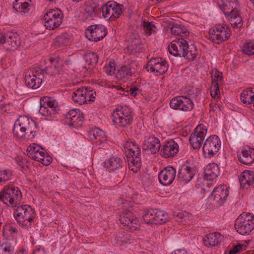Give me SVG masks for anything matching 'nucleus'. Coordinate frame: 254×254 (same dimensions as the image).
Instances as JSON below:
<instances>
[{"mask_svg":"<svg viewBox=\"0 0 254 254\" xmlns=\"http://www.w3.org/2000/svg\"><path fill=\"white\" fill-rule=\"evenodd\" d=\"M168 49L170 54L191 61L193 60L197 54L196 48L193 46H189L188 42L184 38L173 41Z\"/></svg>","mask_w":254,"mask_h":254,"instance_id":"obj_1","label":"nucleus"},{"mask_svg":"<svg viewBox=\"0 0 254 254\" xmlns=\"http://www.w3.org/2000/svg\"><path fill=\"white\" fill-rule=\"evenodd\" d=\"M235 228L241 235L249 234L254 229V215L249 212L242 213L236 220Z\"/></svg>","mask_w":254,"mask_h":254,"instance_id":"obj_2","label":"nucleus"},{"mask_svg":"<svg viewBox=\"0 0 254 254\" xmlns=\"http://www.w3.org/2000/svg\"><path fill=\"white\" fill-rule=\"evenodd\" d=\"M39 113L46 117L47 120H52L56 117L58 114V103L51 97L45 96L40 100Z\"/></svg>","mask_w":254,"mask_h":254,"instance_id":"obj_3","label":"nucleus"},{"mask_svg":"<svg viewBox=\"0 0 254 254\" xmlns=\"http://www.w3.org/2000/svg\"><path fill=\"white\" fill-rule=\"evenodd\" d=\"M229 194V190L227 186L220 185L214 188L208 199L213 207L219 208L226 202Z\"/></svg>","mask_w":254,"mask_h":254,"instance_id":"obj_4","label":"nucleus"},{"mask_svg":"<svg viewBox=\"0 0 254 254\" xmlns=\"http://www.w3.org/2000/svg\"><path fill=\"white\" fill-rule=\"evenodd\" d=\"M143 220L146 224H163L169 221L168 214L158 209H149L145 210Z\"/></svg>","mask_w":254,"mask_h":254,"instance_id":"obj_5","label":"nucleus"},{"mask_svg":"<svg viewBox=\"0 0 254 254\" xmlns=\"http://www.w3.org/2000/svg\"><path fill=\"white\" fill-rule=\"evenodd\" d=\"M231 35V30L226 25L217 24L209 29L210 40L217 44L227 41Z\"/></svg>","mask_w":254,"mask_h":254,"instance_id":"obj_6","label":"nucleus"},{"mask_svg":"<svg viewBox=\"0 0 254 254\" xmlns=\"http://www.w3.org/2000/svg\"><path fill=\"white\" fill-rule=\"evenodd\" d=\"M195 98L196 100L200 99L199 95L198 93L195 96L191 95L189 97L182 96L172 99L170 102V107L175 110H180L183 111H190L191 110L194 104L192 99Z\"/></svg>","mask_w":254,"mask_h":254,"instance_id":"obj_7","label":"nucleus"},{"mask_svg":"<svg viewBox=\"0 0 254 254\" xmlns=\"http://www.w3.org/2000/svg\"><path fill=\"white\" fill-rule=\"evenodd\" d=\"M112 116L113 121L122 127L129 126L132 122L131 110L126 106L116 109Z\"/></svg>","mask_w":254,"mask_h":254,"instance_id":"obj_8","label":"nucleus"},{"mask_svg":"<svg viewBox=\"0 0 254 254\" xmlns=\"http://www.w3.org/2000/svg\"><path fill=\"white\" fill-rule=\"evenodd\" d=\"M64 14L58 8L49 10L44 16L45 26L50 30L57 28L63 22Z\"/></svg>","mask_w":254,"mask_h":254,"instance_id":"obj_9","label":"nucleus"},{"mask_svg":"<svg viewBox=\"0 0 254 254\" xmlns=\"http://www.w3.org/2000/svg\"><path fill=\"white\" fill-rule=\"evenodd\" d=\"M221 145V141L218 136H209L205 141L202 148L205 158H211L215 156L220 150Z\"/></svg>","mask_w":254,"mask_h":254,"instance_id":"obj_10","label":"nucleus"},{"mask_svg":"<svg viewBox=\"0 0 254 254\" xmlns=\"http://www.w3.org/2000/svg\"><path fill=\"white\" fill-rule=\"evenodd\" d=\"M35 216L34 210L29 205L18 206L14 213V216L20 225H25V221L31 222Z\"/></svg>","mask_w":254,"mask_h":254,"instance_id":"obj_11","label":"nucleus"},{"mask_svg":"<svg viewBox=\"0 0 254 254\" xmlns=\"http://www.w3.org/2000/svg\"><path fill=\"white\" fill-rule=\"evenodd\" d=\"M44 78V71L43 69L35 68L32 71L27 72L25 75L26 85L33 89L38 88L41 85Z\"/></svg>","mask_w":254,"mask_h":254,"instance_id":"obj_12","label":"nucleus"},{"mask_svg":"<svg viewBox=\"0 0 254 254\" xmlns=\"http://www.w3.org/2000/svg\"><path fill=\"white\" fill-rule=\"evenodd\" d=\"M124 10V6L116 2H107L102 6V15L104 18L115 20L119 18Z\"/></svg>","mask_w":254,"mask_h":254,"instance_id":"obj_13","label":"nucleus"},{"mask_svg":"<svg viewBox=\"0 0 254 254\" xmlns=\"http://www.w3.org/2000/svg\"><path fill=\"white\" fill-rule=\"evenodd\" d=\"M86 37L91 41L98 42L103 39L107 34L106 27L101 24L89 26L85 33Z\"/></svg>","mask_w":254,"mask_h":254,"instance_id":"obj_14","label":"nucleus"},{"mask_svg":"<svg viewBox=\"0 0 254 254\" xmlns=\"http://www.w3.org/2000/svg\"><path fill=\"white\" fill-rule=\"evenodd\" d=\"M168 64L166 60L162 58H155L150 59L146 65L148 71L155 73L156 75L163 74L168 69Z\"/></svg>","mask_w":254,"mask_h":254,"instance_id":"obj_15","label":"nucleus"},{"mask_svg":"<svg viewBox=\"0 0 254 254\" xmlns=\"http://www.w3.org/2000/svg\"><path fill=\"white\" fill-rule=\"evenodd\" d=\"M120 221L127 229L135 230L139 227L140 223L135 215L129 210H124L120 215Z\"/></svg>","mask_w":254,"mask_h":254,"instance_id":"obj_16","label":"nucleus"},{"mask_svg":"<svg viewBox=\"0 0 254 254\" xmlns=\"http://www.w3.org/2000/svg\"><path fill=\"white\" fill-rule=\"evenodd\" d=\"M143 151L146 154H155L160 151V139L154 136L145 138L142 144Z\"/></svg>","mask_w":254,"mask_h":254,"instance_id":"obj_17","label":"nucleus"},{"mask_svg":"<svg viewBox=\"0 0 254 254\" xmlns=\"http://www.w3.org/2000/svg\"><path fill=\"white\" fill-rule=\"evenodd\" d=\"M125 163V158L118 155H112L104 162L105 168L110 172H119L123 168Z\"/></svg>","mask_w":254,"mask_h":254,"instance_id":"obj_18","label":"nucleus"},{"mask_svg":"<svg viewBox=\"0 0 254 254\" xmlns=\"http://www.w3.org/2000/svg\"><path fill=\"white\" fill-rule=\"evenodd\" d=\"M176 175V171L175 168L172 166L166 167L159 173V182L164 186H169L173 183Z\"/></svg>","mask_w":254,"mask_h":254,"instance_id":"obj_19","label":"nucleus"},{"mask_svg":"<svg viewBox=\"0 0 254 254\" xmlns=\"http://www.w3.org/2000/svg\"><path fill=\"white\" fill-rule=\"evenodd\" d=\"M207 133V128H194L190 137L191 145L194 149L200 148Z\"/></svg>","mask_w":254,"mask_h":254,"instance_id":"obj_20","label":"nucleus"},{"mask_svg":"<svg viewBox=\"0 0 254 254\" xmlns=\"http://www.w3.org/2000/svg\"><path fill=\"white\" fill-rule=\"evenodd\" d=\"M19 36L17 33H10L6 37L0 32V44H5L9 50H14L20 45Z\"/></svg>","mask_w":254,"mask_h":254,"instance_id":"obj_21","label":"nucleus"},{"mask_svg":"<svg viewBox=\"0 0 254 254\" xmlns=\"http://www.w3.org/2000/svg\"><path fill=\"white\" fill-rule=\"evenodd\" d=\"M195 174V170L194 168L184 165L178 171L177 179L182 183L187 184L191 180Z\"/></svg>","mask_w":254,"mask_h":254,"instance_id":"obj_22","label":"nucleus"},{"mask_svg":"<svg viewBox=\"0 0 254 254\" xmlns=\"http://www.w3.org/2000/svg\"><path fill=\"white\" fill-rule=\"evenodd\" d=\"M127 157L129 169L136 173L141 166V154H137L135 151L128 152Z\"/></svg>","mask_w":254,"mask_h":254,"instance_id":"obj_23","label":"nucleus"},{"mask_svg":"<svg viewBox=\"0 0 254 254\" xmlns=\"http://www.w3.org/2000/svg\"><path fill=\"white\" fill-rule=\"evenodd\" d=\"M238 158L240 162L244 164L249 165L254 162V148L246 146L238 154Z\"/></svg>","mask_w":254,"mask_h":254,"instance_id":"obj_24","label":"nucleus"},{"mask_svg":"<svg viewBox=\"0 0 254 254\" xmlns=\"http://www.w3.org/2000/svg\"><path fill=\"white\" fill-rule=\"evenodd\" d=\"M51 65L47 67L43 71L44 74L49 76L56 75L59 74L62 72L63 62L60 59H50Z\"/></svg>","mask_w":254,"mask_h":254,"instance_id":"obj_25","label":"nucleus"},{"mask_svg":"<svg viewBox=\"0 0 254 254\" xmlns=\"http://www.w3.org/2000/svg\"><path fill=\"white\" fill-rule=\"evenodd\" d=\"M65 123L67 125L79 127L81 125L78 123L82 121V117L78 114L77 109H72L68 112L65 115Z\"/></svg>","mask_w":254,"mask_h":254,"instance_id":"obj_26","label":"nucleus"},{"mask_svg":"<svg viewBox=\"0 0 254 254\" xmlns=\"http://www.w3.org/2000/svg\"><path fill=\"white\" fill-rule=\"evenodd\" d=\"M241 187L247 189L254 184V172L250 170L243 171L239 177Z\"/></svg>","mask_w":254,"mask_h":254,"instance_id":"obj_27","label":"nucleus"},{"mask_svg":"<svg viewBox=\"0 0 254 254\" xmlns=\"http://www.w3.org/2000/svg\"><path fill=\"white\" fill-rule=\"evenodd\" d=\"M223 238V236L219 233L215 232L205 236L203 239V241L206 247H214L219 245Z\"/></svg>","mask_w":254,"mask_h":254,"instance_id":"obj_28","label":"nucleus"},{"mask_svg":"<svg viewBox=\"0 0 254 254\" xmlns=\"http://www.w3.org/2000/svg\"><path fill=\"white\" fill-rule=\"evenodd\" d=\"M27 128H12V133L16 139H32L34 138L36 131L29 130L30 134H27Z\"/></svg>","mask_w":254,"mask_h":254,"instance_id":"obj_29","label":"nucleus"},{"mask_svg":"<svg viewBox=\"0 0 254 254\" xmlns=\"http://www.w3.org/2000/svg\"><path fill=\"white\" fill-rule=\"evenodd\" d=\"M204 179L206 180H213L216 179L219 174V168L215 164H209L204 170Z\"/></svg>","mask_w":254,"mask_h":254,"instance_id":"obj_30","label":"nucleus"},{"mask_svg":"<svg viewBox=\"0 0 254 254\" xmlns=\"http://www.w3.org/2000/svg\"><path fill=\"white\" fill-rule=\"evenodd\" d=\"M8 193L11 196L9 199V205L15 207L19 202L22 197L21 193L18 188L8 187Z\"/></svg>","mask_w":254,"mask_h":254,"instance_id":"obj_31","label":"nucleus"},{"mask_svg":"<svg viewBox=\"0 0 254 254\" xmlns=\"http://www.w3.org/2000/svg\"><path fill=\"white\" fill-rule=\"evenodd\" d=\"M231 14L227 15L226 17L230 21L234 28L240 29L243 26V19L239 10L231 11Z\"/></svg>","mask_w":254,"mask_h":254,"instance_id":"obj_32","label":"nucleus"},{"mask_svg":"<svg viewBox=\"0 0 254 254\" xmlns=\"http://www.w3.org/2000/svg\"><path fill=\"white\" fill-rule=\"evenodd\" d=\"M37 126L36 122L33 119L25 116H19L14 124V127H36Z\"/></svg>","mask_w":254,"mask_h":254,"instance_id":"obj_33","label":"nucleus"},{"mask_svg":"<svg viewBox=\"0 0 254 254\" xmlns=\"http://www.w3.org/2000/svg\"><path fill=\"white\" fill-rule=\"evenodd\" d=\"M171 33L175 36H180L182 38H186L189 35V32L186 28L180 23L176 22L172 27Z\"/></svg>","mask_w":254,"mask_h":254,"instance_id":"obj_34","label":"nucleus"},{"mask_svg":"<svg viewBox=\"0 0 254 254\" xmlns=\"http://www.w3.org/2000/svg\"><path fill=\"white\" fill-rule=\"evenodd\" d=\"M241 100L245 104H250L254 102V88L249 87L241 94Z\"/></svg>","mask_w":254,"mask_h":254,"instance_id":"obj_35","label":"nucleus"},{"mask_svg":"<svg viewBox=\"0 0 254 254\" xmlns=\"http://www.w3.org/2000/svg\"><path fill=\"white\" fill-rule=\"evenodd\" d=\"M26 0H15L13 3V8L20 13H27L30 10V4Z\"/></svg>","mask_w":254,"mask_h":254,"instance_id":"obj_36","label":"nucleus"},{"mask_svg":"<svg viewBox=\"0 0 254 254\" xmlns=\"http://www.w3.org/2000/svg\"><path fill=\"white\" fill-rule=\"evenodd\" d=\"M84 87L77 88L73 93L72 99L74 102L79 103L80 105L86 103V98L84 96Z\"/></svg>","mask_w":254,"mask_h":254,"instance_id":"obj_37","label":"nucleus"},{"mask_svg":"<svg viewBox=\"0 0 254 254\" xmlns=\"http://www.w3.org/2000/svg\"><path fill=\"white\" fill-rule=\"evenodd\" d=\"M132 74L130 68L127 66L121 67L118 71L116 74V77L119 79H123L128 78Z\"/></svg>","mask_w":254,"mask_h":254,"instance_id":"obj_38","label":"nucleus"},{"mask_svg":"<svg viewBox=\"0 0 254 254\" xmlns=\"http://www.w3.org/2000/svg\"><path fill=\"white\" fill-rule=\"evenodd\" d=\"M126 232L124 230H121L115 238L112 240V243L114 245H122L123 244L127 243V237H125Z\"/></svg>","mask_w":254,"mask_h":254,"instance_id":"obj_39","label":"nucleus"},{"mask_svg":"<svg viewBox=\"0 0 254 254\" xmlns=\"http://www.w3.org/2000/svg\"><path fill=\"white\" fill-rule=\"evenodd\" d=\"M128 49L133 53L137 54L142 52L143 47L140 40H136L134 42H130Z\"/></svg>","mask_w":254,"mask_h":254,"instance_id":"obj_40","label":"nucleus"},{"mask_svg":"<svg viewBox=\"0 0 254 254\" xmlns=\"http://www.w3.org/2000/svg\"><path fill=\"white\" fill-rule=\"evenodd\" d=\"M173 216L175 220L180 222H186L191 217V215L186 211L175 212Z\"/></svg>","mask_w":254,"mask_h":254,"instance_id":"obj_41","label":"nucleus"},{"mask_svg":"<svg viewBox=\"0 0 254 254\" xmlns=\"http://www.w3.org/2000/svg\"><path fill=\"white\" fill-rule=\"evenodd\" d=\"M84 59L87 64L94 66L98 63V57L95 53L89 52L85 55Z\"/></svg>","mask_w":254,"mask_h":254,"instance_id":"obj_42","label":"nucleus"},{"mask_svg":"<svg viewBox=\"0 0 254 254\" xmlns=\"http://www.w3.org/2000/svg\"><path fill=\"white\" fill-rule=\"evenodd\" d=\"M11 196L9 194L8 187L4 186L3 189L0 192V201H1L3 203L9 205V199Z\"/></svg>","mask_w":254,"mask_h":254,"instance_id":"obj_43","label":"nucleus"},{"mask_svg":"<svg viewBox=\"0 0 254 254\" xmlns=\"http://www.w3.org/2000/svg\"><path fill=\"white\" fill-rule=\"evenodd\" d=\"M14 248L9 243L5 242L0 245V254H13Z\"/></svg>","mask_w":254,"mask_h":254,"instance_id":"obj_44","label":"nucleus"},{"mask_svg":"<svg viewBox=\"0 0 254 254\" xmlns=\"http://www.w3.org/2000/svg\"><path fill=\"white\" fill-rule=\"evenodd\" d=\"M242 51L248 55H254V41H250L244 44Z\"/></svg>","mask_w":254,"mask_h":254,"instance_id":"obj_45","label":"nucleus"},{"mask_svg":"<svg viewBox=\"0 0 254 254\" xmlns=\"http://www.w3.org/2000/svg\"><path fill=\"white\" fill-rule=\"evenodd\" d=\"M142 26L144 32L148 35H150L155 32L156 26L149 22H143Z\"/></svg>","mask_w":254,"mask_h":254,"instance_id":"obj_46","label":"nucleus"},{"mask_svg":"<svg viewBox=\"0 0 254 254\" xmlns=\"http://www.w3.org/2000/svg\"><path fill=\"white\" fill-rule=\"evenodd\" d=\"M217 4L218 6L221 9V10L223 11L224 14L226 16L227 15L230 14L231 13V7L229 6V4L228 2H226L224 0H219L218 1Z\"/></svg>","mask_w":254,"mask_h":254,"instance_id":"obj_47","label":"nucleus"},{"mask_svg":"<svg viewBox=\"0 0 254 254\" xmlns=\"http://www.w3.org/2000/svg\"><path fill=\"white\" fill-rule=\"evenodd\" d=\"M168 142L163 145L161 149H160V155L165 158H169L173 157L171 154V151H170V148L169 147Z\"/></svg>","mask_w":254,"mask_h":254,"instance_id":"obj_48","label":"nucleus"},{"mask_svg":"<svg viewBox=\"0 0 254 254\" xmlns=\"http://www.w3.org/2000/svg\"><path fill=\"white\" fill-rule=\"evenodd\" d=\"M168 142L163 145L161 149H160V155L165 158H169L173 157L171 154V151H170V148L169 147Z\"/></svg>","mask_w":254,"mask_h":254,"instance_id":"obj_49","label":"nucleus"},{"mask_svg":"<svg viewBox=\"0 0 254 254\" xmlns=\"http://www.w3.org/2000/svg\"><path fill=\"white\" fill-rule=\"evenodd\" d=\"M55 43L58 46L67 45L68 43V39L67 38L66 34H63L57 37L55 39Z\"/></svg>","mask_w":254,"mask_h":254,"instance_id":"obj_50","label":"nucleus"},{"mask_svg":"<svg viewBox=\"0 0 254 254\" xmlns=\"http://www.w3.org/2000/svg\"><path fill=\"white\" fill-rule=\"evenodd\" d=\"M212 82H215L219 83L221 82L223 80L222 73L218 70L217 69H214L212 70Z\"/></svg>","mask_w":254,"mask_h":254,"instance_id":"obj_51","label":"nucleus"},{"mask_svg":"<svg viewBox=\"0 0 254 254\" xmlns=\"http://www.w3.org/2000/svg\"><path fill=\"white\" fill-rule=\"evenodd\" d=\"M168 144L169 147L170 148V151H171V154L173 156H174L178 153L179 150V145L173 140L168 141Z\"/></svg>","mask_w":254,"mask_h":254,"instance_id":"obj_52","label":"nucleus"},{"mask_svg":"<svg viewBox=\"0 0 254 254\" xmlns=\"http://www.w3.org/2000/svg\"><path fill=\"white\" fill-rule=\"evenodd\" d=\"M0 180L1 182H5L9 180L12 174L10 171L5 170L0 171Z\"/></svg>","mask_w":254,"mask_h":254,"instance_id":"obj_53","label":"nucleus"},{"mask_svg":"<svg viewBox=\"0 0 254 254\" xmlns=\"http://www.w3.org/2000/svg\"><path fill=\"white\" fill-rule=\"evenodd\" d=\"M219 91V83L215 81V82H212L211 87V96L212 97L215 98L217 97Z\"/></svg>","mask_w":254,"mask_h":254,"instance_id":"obj_54","label":"nucleus"},{"mask_svg":"<svg viewBox=\"0 0 254 254\" xmlns=\"http://www.w3.org/2000/svg\"><path fill=\"white\" fill-rule=\"evenodd\" d=\"M103 132L100 128H91L88 131V134L90 137L92 136L95 139H97V136L100 135L101 133Z\"/></svg>","mask_w":254,"mask_h":254,"instance_id":"obj_55","label":"nucleus"},{"mask_svg":"<svg viewBox=\"0 0 254 254\" xmlns=\"http://www.w3.org/2000/svg\"><path fill=\"white\" fill-rule=\"evenodd\" d=\"M105 71L108 75H113L115 73V65L114 62H110L105 67Z\"/></svg>","mask_w":254,"mask_h":254,"instance_id":"obj_56","label":"nucleus"},{"mask_svg":"<svg viewBox=\"0 0 254 254\" xmlns=\"http://www.w3.org/2000/svg\"><path fill=\"white\" fill-rule=\"evenodd\" d=\"M176 22V21L172 19H169L168 20H165L162 23V25L166 30L170 29L171 31L172 27L174 26Z\"/></svg>","mask_w":254,"mask_h":254,"instance_id":"obj_57","label":"nucleus"},{"mask_svg":"<svg viewBox=\"0 0 254 254\" xmlns=\"http://www.w3.org/2000/svg\"><path fill=\"white\" fill-rule=\"evenodd\" d=\"M40 149L44 150L40 146L37 144L33 143L27 148V151L29 153H36Z\"/></svg>","mask_w":254,"mask_h":254,"instance_id":"obj_58","label":"nucleus"},{"mask_svg":"<svg viewBox=\"0 0 254 254\" xmlns=\"http://www.w3.org/2000/svg\"><path fill=\"white\" fill-rule=\"evenodd\" d=\"M229 4V6L231 7V11L235 10H238L239 3L237 0H224Z\"/></svg>","mask_w":254,"mask_h":254,"instance_id":"obj_59","label":"nucleus"},{"mask_svg":"<svg viewBox=\"0 0 254 254\" xmlns=\"http://www.w3.org/2000/svg\"><path fill=\"white\" fill-rule=\"evenodd\" d=\"M52 160V158L49 155L47 154L45 156L43 157L39 162L41 163L45 166H48L51 163Z\"/></svg>","mask_w":254,"mask_h":254,"instance_id":"obj_60","label":"nucleus"},{"mask_svg":"<svg viewBox=\"0 0 254 254\" xmlns=\"http://www.w3.org/2000/svg\"><path fill=\"white\" fill-rule=\"evenodd\" d=\"M95 7L93 5H85L84 11L88 15H92L94 13Z\"/></svg>","mask_w":254,"mask_h":254,"instance_id":"obj_61","label":"nucleus"},{"mask_svg":"<svg viewBox=\"0 0 254 254\" xmlns=\"http://www.w3.org/2000/svg\"><path fill=\"white\" fill-rule=\"evenodd\" d=\"M243 245L242 244H238L237 245L234 246L233 248V249H231L228 254H235L237 253L240 252L241 249L243 247Z\"/></svg>","mask_w":254,"mask_h":254,"instance_id":"obj_62","label":"nucleus"},{"mask_svg":"<svg viewBox=\"0 0 254 254\" xmlns=\"http://www.w3.org/2000/svg\"><path fill=\"white\" fill-rule=\"evenodd\" d=\"M91 89H92L91 87H84V91H83V92H84V96H85V97L86 98V103H87L88 102H89L90 94V93L91 91Z\"/></svg>","mask_w":254,"mask_h":254,"instance_id":"obj_63","label":"nucleus"},{"mask_svg":"<svg viewBox=\"0 0 254 254\" xmlns=\"http://www.w3.org/2000/svg\"><path fill=\"white\" fill-rule=\"evenodd\" d=\"M133 142L130 141H127L126 142L124 148L127 154L128 152H130V151L132 149V146H133Z\"/></svg>","mask_w":254,"mask_h":254,"instance_id":"obj_64","label":"nucleus"}]
</instances>
